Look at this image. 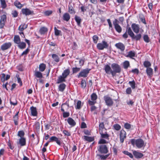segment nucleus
Wrapping results in <instances>:
<instances>
[{
  "instance_id": "nucleus-1",
  "label": "nucleus",
  "mask_w": 160,
  "mask_h": 160,
  "mask_svg": "<svg viewBox=\"0 0 160 160\" xmlns=\"http://www.w3.org/2000/svg\"><path fill=\"white\" fill-rule=\"evenodd\" d=\"M131 142L133 146L135 145L138 148L144 147L146 145L143 140L140 138L137 139H132L131 140Z\"/></svg>"
},
{
  "instance_id": "nucleus-2",
  "label": "nucleus",
  "mask_w": 160,
  "mask_h": 160,
  "mask_svg": "<svg viewBox=\"0 0 160 160\" xmlns=\"http://www.w3.org/2000/svg\"><path fill=\"white\" fill-rule=\"evenodd\" d=\"M111 67L112 69L111 74L113 77L115 76L116 73H119L121 72V67L118 64L113 63L111 65Z\"/></svg>"
},
{
  "instance_id": "nucleus-3",
  "label": "nucleus",
  "mask_w": 160,
  "mask_h": 160,
  "mask_svg": "<svg viewBox=\"0 0 160 160\" xmlns=\"http://www.w3.org/2000/svg\"><path fill=\"white\" fill-rule=\"evenodd\" d=\"M70 70L69 69L65 70L62 74V75L59 76L58 79V83H60L65 81V79L69 74Z\"/></svg>"
},
{
  "instance_id": "nucleus-4",
  "label": "nucleus",
  "mask_w": 160,
  "mask_h": 160,
  "mask_svg": "<svg viewBox=\"0 0 160 160\" xmlns=\"http://www.w3.org/2000/svg\"><path fill=\"white\" fill-rule=\"evenodd\" d=\"M98 151L101 153L106 154L108 152V148L106 145H101L98 147Z\"/></svg>"
},
{
  "instance_id": "nucleus-5",
  "label": "nucleus",
  "mask_w": 160,
  "mask_h": 160,
  "mask_svg": "<svg viewBox=\"0 0 160 160\" xmlns=\"http://www.w3.org/2000/svg\"><path fill=\"white\" fill-rule=\"evenodd\" d=\"M90 70L91 69L88 68H86L83 70H82L81 71L78 75H77L78 78H79L81 77H87L88 76V74L89 73Z\"/></svg>"
},
{
  "instance_id": "nucleus-6",
  "label": "nucleus",
  "mask_w": 160,
  "mask_h": 160,
  "mask_svg": "<svg viewBox=\"0 0 160 160\" xmlns=\"http://www.w3.org/2000/svg\"><path fill=\"white\" fill-rule=\"evenodd\" d=\"M106 105L109 107L112 106L113 104V102L112 99L108 96H105L103 97Z\"/></svg>"
},
{
  "instance_id": "nucleus-7",
  "label": "nucleus",
  "mask_w": 160,
  "mask_h": 160,
  "mask_svg": "<svg viewBox=\"0 0 160 160\" xmlns=\"http://www.w3.org/2000/svg\"><path fill=\"white\" fill-rule=\"evenodd\" d=\"M119 21L116 19L113 22V24L114 26V28L116 30L117 32L120 33L122 31V28L119 25Z\"/></svg>"
},
{
  "instance_id": "nucleus-8",
  "label": "nucleus",
  "mask_w": 160,
  "mask_h": 160,
  "mask_svg": "<svg viewBox=\"0 0 160 160\" xmlns=\"http://www.w3.org/2000/svg\"><path fill=\"white\" fill-rule=\"evenodd\" d=\"M97 47L99 50H102L104 48H107L108 47V44L107 42L103 41L101 43H98Z\"/></svg>"
},
{
  "instance_id": "nucleus-9",
  "label": "nucleus",
  "mask_w": 160,
  "mask_h": 160,
  "mask_svg": "<svg viewBox=\"0 0 160 160\" xmlns=\"http://www.w3.org/2000/svg\"><path fill=\"white\" fill-rule=\"evenodd\" d=\"M91 97L92 101L89 99L88 100V103L90 105H93L96 102V100L98 96L95 93H93L91 94Z\"/></svg>"
},
{
  "instance_id": "nucleus-10",
  "label": "nucleus",
  "mask_w": 160,
  "mask_h": 160,
  "mask_svg": "<svg viewBox=\"0 0 160 160\" xmlns=\"http://www.w3.org/2000/svg\"><path fill=\"white\" fill-rule=\"evenodd\" d=\"M126 138V132L123 130H121L120 133V140L121 142L122 143Z\"/></svg>"
},
{
  "instance_id": "nucleus-11",
  "label": "nucleus",
  "mask_w": 160,
  "mask_h": 160,
  "mask_svg": "<svg viewBox=\"0 0 160 160\" xmlns=\"http://www.w3.org/2000/svg\"><path fill=\"white\" fill-rule=\"evenodd\" d=\"M12 44L10 42L5 43L1 46V49L2 51H5L10 48Z\"/></svg>"
},
{
  "instance_id": "nucleus-12",
  "label": "nucleus",
  "mask_w": 160,
  "mask_h": 160,
  "mask_svg": "<svg viewBox=\"0 0 160 160\" xmlns=\"http://www.w3.org/2000/svg\"><path fill=\"white\" fill-rule=\"evenodd\" d=\"M6 20V16L5 15H3L1 17V20L0 21V28H2L4 25Z\"/></svg>"
},
{
  "instance_id": "nucleus-13",
  "label": "nucleus",
  "mask_w": 160,
  "mask_h": 160,
  "mask_svg": "<svg viewBox=\"0 0 160 160\" xmlns=\"http://www.w3.org/2000/svg\"><path fill=\"white\" fill-rule=\"evenodd\" d=\"M131 27L134 32L138 33L139 32L140 30L139 26L135 23H133L131 25Z\"/></svg>"
},
{
  "instance_id": "nucleus-14",
  "label": "nucleus",
  "mask_w": 160,
  "mask_h": 160,
  "mask_svg": "<svg viewBox=\"0 0 160 160\" xmlns=\"http://www.w3.org/2000/svg\"><path fill=\"white\" fill-rule=\"evenodd\" d=\"M69 107L68 101H67L65 103H62L61 105V110L62 112H64L65 110H68Z\"/></svg>"
},
{
  "instance_id": "nucleus-15",
  "label": "nucleus",
  "mask_w": 160,
  "mask_h": 160,
  "mask_svg": "<svg viewBox=\"0 0 160 160\" xmlns=\"http://www.w3.org/2000/svg\"><path fill=\"white\" fill-rule=\"evenodd\" d=\"M115 47L118 49H120L122 52L123 51L125 48L124 45L121 42L117 43L115 45Z\"/></svg>"
},
{
  "instance_id": "nucleus-16",
  "label": "nucleus",
  "mask_w": 160,
  "mask_h": 160,
  "mask_svg": "<svg viewBox=\"0 0 160 160\" xmlns=\"http://www.w3.org/2000/svg\"><path fill=\"white\" fill-rule=\"evenodd\" d=\"M104 69L106 73L108 74H111L112 69L110 65L106 64L104 65Z\"/></svg>"
},
{
  "instance_id": "nucleus-17",
  "label": "nucleus",
  "mask_w": 160,
  "mask_h": 160,
  "mask_svg": "<svg viewBox=\"0 0 160 160\" xmlns=\"http://www.w3.org/2000/svg\"><path fill=\"white\" fill-rule=\"evenodd\" d=\"M133 154L135 157L136 158H141L143 156L142 153L136 151H134L133 152Z\"/></svg>"
},
{
  "instance_id": "nucleus-18",
  "label": "nucleus",
  "mask_w": 160,
  "mask_h": 160,
  "mask_svg": "<svg viewBox=\"0 0 160 160\" xmlns=\"http://www.w3.org/2000/svg\"><path fill=\"white\" fill-rule=\"evenodd\" d=\"M22 12L23 14H25L26 15H29L33 13V11H31L28 8H23L22 10Z\"/></svg>"
},
{
  "instance_id": "nucleus-19",
  "label": "nucleus",
  "mask_w": 160,
  "mask_h": 160,
  "mask_svg": "<svg viewBox=\"0 0 160 160\" xmlns=\"http://www.w3.org/2000/svg\"><path fill=\"white\" fill-rule=\"evenodd\" d=\"M31 114L32 115L34 116H36L37 115V109L36 107L33 106L31 107L30 108Z\"/></svg>"
},
{
  "instance_id": "nucleus-20",
  "label": "nucleus",
  "mask_w": 160,
  "mask_h": 160,
  "mask_svg": "<svg viewBox=\"0 0 160 160\" xmlns=\"http://www.w3.org/2000/svg\"><path fill=\"white\" fill-rule=\"evenodd\" d=\"M67 122L72 127H73L76 125V122L73 119L71 118H68Z\"/></svg>"
},
{
  "instance_id": "nucleus-21",
  "label": "nucleus",
  "mask_w": 160,
  "mask_h": 160,
  "mask_svg": "<svg viewBox=\"0 0 160 160\" xmlns=\"http://www.w3.org/2000/svg\"><path fill=\"white\" fill-rule=\"evenodd\" d=\"M100 134L101 135V137L102 138H103V139H105L107 140H109V135L108 134H107V133H103V132H99Z\"/></svg>"
},
{
  "instance_id": "nucleus-22",
  "label": "nucleus",
  "mask_w": 160,
  "mask_h": 160,
  "mask_svg": "<svg viewBox=\"0 0 160 160\" xmlns=\"http://www.w3.org/2000/svg\"><path fill=\"white\" fill-rule=\"evenodd\" d=\"M83 139L86 141H88L89 142H91L94 141V138L93 137H89L86 136H84L83 137Z\"/></svg>"
},
{
  "instance_id": "nucleus-23",
  "label": "nucleus",
  "mask_w": 160,
  "mask_h": 160,
  "mask_svg": "<svg viewBox=\"0 0 160 160\" xmlns=\"http://www.w3.org/2000/svg\"><path fill=\"white\" fill-rule=\"evenodd\" d=\"M63 19L66 21H68L70 18V16L68 13L64 14L62 17Z\"/></svg>"
},
{
  "instance_id": "nucleus-24",
  "label": "nucleus",
  "mask_w": 160,
  "mask_h": 160,
  "mask_svg": "<svg viewBox=\"0 0 160 160\" xmlns=\"http://www.w3.org/2000/svg\"><path fill=\"white\" fill-rule=\"evenodd\" d=\"M148 76L151 77L153 74V69L150 68H148L146 70Z\"/></svg>"
},
{
  "instance_id": "nucleus-25",
  "label": "nucleus",
  "mask_w": 160,
  "mask_h": 160,
  "mask_svg": "<svg viewBox=\"0 0 160 160\" xmlns=\"http://www.w3.org/2000/svg\"><path fill=\"white\" fill-rule=\"evenodd\" d=\"M34 76L40 79L42 78L43 77L42 73L38 71H34Z\"/></svg>"
},
{
  "instance_id": "nucleus-26",
  "label": "nucleus",
  "mask_w": 160,
  "mask_h": 160,
  "mask_svg": "<svg viewBox=\"0 0 160 160\" xmlns=\"http://www.w3.org/2000/svg\"><path fill=\"white\" fill-rule=\"evenodd\" d=\"M51 141H55L58 145H60L61 143L57 137L54 136L51 137Z\"/></svg>"
},
{
  "instance_id": "nucleus-27",
  "label": "nucleus",
  "mask_w": 160,
  "mask_h": 160,
  "mask_svg": "<svg viewBox=\"0 0 160 160\" xmlns=\"http://www.w3.org/2000/svg\"><path fill=\"white\" fill-rule=\"evenodd\" d=\"M141 34H138L135 35L134 34L131 38L132 39H135L136 41L139 40L141 38Z\"/></svg>"
},
{
  "instance_id": "nucleus-28",
  "label": "nucleus",
  "mask_w": 160,
  "mask_h": 160,
  "mask_svg": "<svg viewBox=\"0 0 160 160\" xmlns=\"http://www.w3.org/2000/svg\"><path fill=\"white\" fill-rule=\"evenodd\" d=\"M135 52L134 51H130L128 52V54L126 56V57L133 59V57H135Z\"/></svg>"
},
{
  "instance_id": "nucleus-29",
  "label": "nucleus",
  "mask_w": 160,
  "mask_h": 160,
  "mask_svg": "<svg viewBox=\"0 0 160 160\" xmlns=\"http://www.w3.org/2000/svg\"><path fill=\"white\" fill-rule=\"evenodd\" d=\"M52 58L53 60L57 62H59V58L57 54H52Z\"/></svg>"
},
{
  "instance_id": "nucleus-30",
  "label": "nucleus",
  "mask_w": 160,
  "mask_h": 160,
  "mask_svg": "<svg viewBox=\"0 0 160 160\" xmlns=\"http://www.w3.org/2000/svg\"><path fill=\"white\" fill-rule=\"evenodd\" d=\"M19 112H18L13 117V121H14L15 125H17L18 124V114Z\"/></svg>"
},
{
  "instance_id": "nucleus-31",
  "label": "nucleus",
  "mask_w": 160,
  "mask_h": 160,
  "mask_svg": "<svg viewBox=\"0 0 160 160\" xmlns=\"http://www.w3.org/2000/svg\"><path fill=\"white\" fill-rule=\"evenodd\" d=\"M28 25L24 23L22 24L18 28V30L20 31H23L27 28Z\"/></svg>"
},
{
  "instance_id": "nucleus-32",
  "label": "nucleus",
  "mask_w": 160,
  "mask_h": 160,
  "mask_svg": "<svg viewBox=\"0 0 160 160\" xmlns=\"http://www.w3.org/2000/svg\"><path fill=\"white\" fill-rule=\"evenodd\" d=\"M14 42L17 44H19L20 42V39L19 36L15 35L14 38Z\"/></svg>"
},
{
  "instance_id": "nucleus-33",
  "label": "nucleus",
  "mask_w": 160,
  "mask_h": 160,
  "mask_svg": "<svg viewBox=\"0 0 160 160\" xmlns=\"http://www.w3.org/2000/svg\"><path fill=\"white\" fill-rule=\"evenodd\" d=\"M126 32H127L128 34L131 37V38H132L134 34V33L132 31L131 28L129 27H127V28Z\"/></svg>"
},
{
  "instance_id": "nucleus-34",
  "label": "nucleus",
  "mask_w": 160,
  "mask_h": 160,
  "mask_svg": "<svg viewBox=\"0 0 160 160\" xmlns=\"http://www.w3.org/2000/svg\"><path fill=\"white\" fill-rule=\"evenodd\" d=\"M48 31V29L45 27L41 28L39 30V32L41 34H44Z\"/></svg>"
},
{
  "instance_id": "nucleus-35",
  "label": "nucleus",
  "mask_w": 160,
  "mask_h": 160,
  "mask_svg": "<svg viewBox=\"0 0 160 160\" xmlns=\"http://www.w3.org/2000/svg\"><path fill=\"white\" fill-rule=\"evenodd\" d=\"M75 19L77 22L78 25V26H80L81 21V18L79 16H75Z\"/></svg>"
},
{
  "instance_id": "nucleus-36",
  "label": "nucleus",
  "mask_w": 160,
  "mask_h": 160,
  "mask_svg": "<svg viewBox=\"0 0 160 160\" xmlns=\"http://www.w3.org/2000/svg\"><path fill=\"white\" fill-rule=\"evenodd\" d=\"M19 142L22 146H24L26 144V140L25 138H21L19 139Z\"/></svg>"
},
{
  "instance_id": "nucleus-37",
  "label": "nucleus",
  "mask_w": 160,
  "mask_h": 160,
  "mask_svg": "<svg viewBox=\"0 0 160 160\" xmlns=\"http://www.w3.org/2000/svg\"><path fill=\"white\" fill-rule=\"evenodd\" d=\"M66 87V85L64 83L60 84L59 87V90L60 91L63 92Z\"/></svg>"
},
{
  "instance_id": "nucleus-38",
  "label": "nucleus",
  "mask_w": 160,
  "mask_h": 160,
  "mask_svg": "<svg viewBox=\"0 0 160 160\" xmlns=\"http://www.w3.org/2000/svg\"><path fill=\"white\" fill-rule=\"evenodd\" d=\"M18 47L19 48L21 49H23L25 48L26 46V43L23 42H20L19 44H18Z\"/></svg>"
},
{
  "instance_id": "nucleus-39",
  "label": "nucleus",
  "mask_w": 160,
  "mask_h": 160,
  "mask_svg": "<svg viewBox=\"0 0 160 160\" xmlns=\"http://www.w3.org/2000/svg\"><path fill=\"white\" fill-rule=\"evenodd\" d=\"M46 68V65L44 63L41 64L39 66V69L41 72H43Z\"/></svg>"
},
{
  "instance_id": "nucleus-40",
  "label": "nucleus",
  "mask_w": 160,
  "mask_h": 160,
  "mask_svg": "<svg viewBox=\"0 0 160 160\" xmlns=\"http://www.w3.org/2000/svg\"><path fill=\"white\" fill-rule=\"evenodd\" d=\"M99 132H103V129L104 128V125L103 122H101L99 124Z\"/></svg>"
},
{
  "instance_id": "nucleus-41",
  "label": "nucleus",
  "mask_w": 160,
  "mask_h": 160,
  "mask_svg": "<svg viewBox=\"0 0 160 160\" xmlns=\"http://www.w3.org/2000/svg\"><path fill=\"white\" fill-rule=\"evenodd\" d=\"M14 5L17 8H21L22 7V5L21 4L20 2L17 1L14 2Z\"/></svg>"
},
{
  "instance_id": "nucleus-42",
  "label": "nucleus",
  "mask_w": 160,
  "mask_h": 160,
  "mask_svg": "<svg viewBox=\"0 0 160 160\" xmlns=\"http://www.w3.org/2000/svg\"><path fill=\"white\" fill-rule=\"evenodd\" d=\"M128 83L132 89H134L135 88L136 84L133 80L132 81H129Z\"/></svg>"
},
{
  "instance_id": "nucleus-43",
  "label": "nucleus",
  "mask_w": 160,
  "mask_h": 160,
  "mask_svg": "<svg viewBox=\"0 0 160 160\" xmlns=\"http://www.w3.org/2000/svg\"><path fill=\"white\" fill-rule=\"evenodd\" d=\"M110 155V154H108L105 155H98L100 158L102 160H105Z\"/></svg>"
},
{
  "instance_id": "nucleus-44",
  "label": "nucleus",
  "mask_w": 160,
  "mask_h": 160,
  "mask_svg": "<svg viewBox=\"0 0 160 160\" xmlns=\"http://www.w3.org/2000/svg\"><path fill=\"white\" fill-rule=\"evenodd\" d=\"M129 65V62L128 61H126L123 62V67L125 69H127Z\"/></svg>"
},
{
  "instance_id": "nucleus-45",
  "label": "nucleus",
  "mask_w": 160,
  "mask_h": 160,
  "mask_svg": "<svg viewBox=\"0 0 160 160\" xmlns=\"http://www.w3.org/2000/svg\"><path fill=\"white\" fill-rule=\"evenodd\" d=\"M108 143V141L102 138L100 139L98 142V144H106Z\"/></svg>"
},
{
  "instance_id": "nucleus-46",
  "label": "nucleus",
  "mask_w": 160,
  "mask_h": 160,
  "mask_svg": "<svg viewBox=\"0 0 160 160\" xmlns=\"http://www.w3.org/2000/svg\"><path fill=\"white\" fill-rule=\"evenodd\" d=\"M55 34L56 36H58L60 35L61 33V31L57 29L56 27L54 28Z\"/></svg>"
},
{
  "instance_id": "nucleus-47",
  "label": "nucleus",
  "mask_w": 160,
  "mask_h": 160,
  "mask_svg": "<svg viewBox=\"0 0 160 160\" xmlns=\"http://www.w3.org/2000/svg\"><path fill=\"white\" fill-rule=\"evenodd\" d=\"M143 65L145 67L149 68V67L151 66V64L149 61H145L144 62Z\"/></svg>"
},
{
  "instance_id": "nucleus-48",
  "label": "nucleus",
  "mask_w": 160,
  "mask_h": 160,
  "mask_svg": "<svg viewBox=\"0 0 160 160\" xmlns=\"http://www.w3.org/2000/svg\"><path fill=\"white\" fill-rule=\"evenodd\" d=\"M81 86L83 88H84L86 86V82L85 80H82L81 82Z\"/></svg>"
},
{
  "instance_id": "nucleus-49",
  "label": "nucleus",
  "mask_w": 160,
  "mask_h": 160,
  "mask_svg": "<svg viewBox=\"0 0 160 160\" xmlns=\"http://www.w3.org/2000/svg\"><path fill=\"white\" fill-rule=\"evenodd\" d=\"M123 153L124 154L129 156L131 158H133L132 154L131 153L128 152V151H125L123 152Z\"/></svg>"
},
{
  "instance_id": "nucleus-50",
  "label": "nucleus",
  "mask_w": 160,
  "mask_h": 160,
  "mask_svg": "<svg viewBox=\"0 0 160 160\" xmlns=\"http://www.w3.org/2000/svg\"><path fill=\"white\" fill-rule=\"evenodd\" d=\"M2 7L3 8H5L6 7V4L5 0H0Z\"/></svg>"
},
{
  "instance_id": "nucleus-51",
  "label": "nucleus",
  "mask_w": 160,
  "mask_h": 160,
  "mask_svg": "<svg viewBox=\"0 0 160 160\" xmlns=\"http://www.w3.org/2000/svg\"><path fill=\"white\" fill-rule=\"evenodd\" d=\"M131 125L130 124L126 123L124 124V127L127 129H129L131 128Z\"/></svg>"
},
{
  "instance_id": "nucleus-52",
  "label": "nucleus",
  "mask_w": 160,
  "mask_h": 160,
  "mask_svg": "<svg viewBox=\"0 0 160 160\" xmlns=\"http://www.w3.org/2000/svg\"><path fill=\"white\" fill-rule=\"evenodd\" d=\"M143 39L144 41L147 43L149 42L150 41L149 38L147 35H145L144 36Z\"/></svg>"
},
{
  "instance_id": "nucleus-53",
  "label": "nucleus",
  "mask_w": 160,
  "mask_h": 160,
  "mask_svg": "<svg viewBox=\"0 0 160 160\" xmlns=\"http://www.w3.org/2000/svg\"><path fill=\"white\" fill-rule=\"evenodd\" d=\"M80 68H78L77 67L73 68H72V72L73 73H76L80 70Z\"/></svg>"
},
{
  "instance_id": "nucleus-54",
  "label": "nucleus",
  "mask_w": 160,
  "mask_h": 160,
  "mask_svg": "<svg viewBox=\"0 0 160 160\" xmlns=\"http://www.w3.org/2000/svg\"><path fill=\"white\" fill-rule=\"evenodd\" d=\"M24 133L23 131H20L18 132V135L21 138H22V137L24 136Z\"/></svg>"
},
{
  "instance_id": "nucleus-55",
  "label": "nucleus",
  "mask_w": 160,
  "mask_h": 160,
  "mask_svg": "<svg viewBox=\"0 0 160 160\" xmlns=\"http://www.w3.org/2000/svg\"><path fill=\"white\" fill-rule=\"evenodd\" d=\"M113 127L114 129L116 130H119L121 128L120 126L118 124H116L114 125Z\"/></svg>"
},
{
  "instance_id": "nucleus-56",
  "label": "nucleus",
  "mask_w": 160,
  "mask_h": 160,
  "mask_svg": "<svg viewBox=\"0 0 160 160\" xmlns=\"http://www.w3.org/2000/svg\"><path fill=\"white\" fill-rule=\"evenodd\" d=\"M81 102L80 101H78L77 103L76 109H80L81 108Z\"/></svg>"
},
{
  "instance_id": "nucleus-57",
  "label": "nucleus",
  "mask_w": 160,
  "mask_h": 160,
  "mask_svg": "<svg viewBox=\"0 0 160 160\" xmlns=\"http://www.w3.org/2000/svg\"><path fill=\"white\" fill-rule=\"evenodd\" d=\"M92 38L93 42L95 43H96L98 40V36L96 35H94L93 36Z\"/></svg>"
},
{
  "instance_id": "nucleus-58",
  "label": "nucleus",
  "mask_w": 160,
  "mask_h": 160,
  "mask_svg": "<svg viewBox=\"0 0 160 160\" xmlns=\"http://www.w3.org/2000/svg\"><path fill=\"white\" fill-rule=\"evenodd\" d=\"M63 112V117L64 118H67L69 116V113L68 112H65V111Z\"/></svg>"
},
{
  "instance_id": "nucleus-59",
  "label": "nucleus",
  "mask_w": 160,
  "mask_h": 160,
  "mask_svg": "<svg viewBox=\"0 0 160 160\" xmlns=\"http://www.w3.org/2000/svg\"><path fill=\"white\" fill-rule=\"evenodd\" d=\"M132 92L131 88L130 87L128 88L126 90V93L127 94H130Z\"/></svg>"
},
{
  "instance_id": "nucleus-60",
  "label": "nucleus",
  "mask_w": 160,
  "mask_h": 160,
  "mask_svg": "<svg viewBox=\"0 0 160 160\" xmlns=\"http://www.w3.org/2000/svg\"><path fill=\"white\" fill-rule=\"evenodd\" d=\"M29 49L28 48H27L25 50V51L22 52L21 55L23 56L24 55H26L29 52Z\"/></svg>"
},
{
  "instance_id": "nucleus-61",
  "label": "nucleus",
  "mask_w": 160,
  "mask_h": 160,
  "mask_svg": "<svg viewBox=\"0 0 160 160\" xmlns=\"http://www.w3.org/2000/svg\"><path fill=\"white\" fill-rule=\"evenodd\" d=\"M63 132L66 136H70L71 135L70 132H69L67 130H64Z\"/></svg>"
},
{
  "instance_id": "nucleus-62",
  "label": "nucleus",
  "mask_w": 160,
  "mask_h": 160,
  "mask_svg": "<svg viewBox=\"0 0 160 160\" xmlns=\"http://www.w3.org/2000/svg\"><path fill=\"white\" fill-rule=\"evenodd\" d=\"M69 12L71 14H74L75 13V12H74V11L73 10V9L72 7L69 8Z\"/></svg>"
},
{
  "instance_id": "nucleus-63",
  "label": "nucleus",
  "mask_w": 160,
  "mask_h": 160,
  "mask_svg": "<svg viewBox=\"0 0 160 160\" xmlns=\"http://www.w3.org/2000/svg\"><path fill=\"white\" fill-rule=\"evenodd\" d=\"M1 80L3 82H4L5 81V75L4 73H2L1 75Z\"/></svg>"
},
{
  "instance_id": "nucleus-64",
  "label": "nucleus",
  "mask_w": 160,
  "mask_h": 160,
  "mask_svg": "<svg viewBox=\"0 0 160 160\" xmlns=\"http://www.w3.org/2000/svg\"><path fill=\"white\" fill-rule=\"evenodd\" d=\"M87 127L86 124L84 122H82L81 126V128H84Z\"/></svg>"
}]
</instances>
